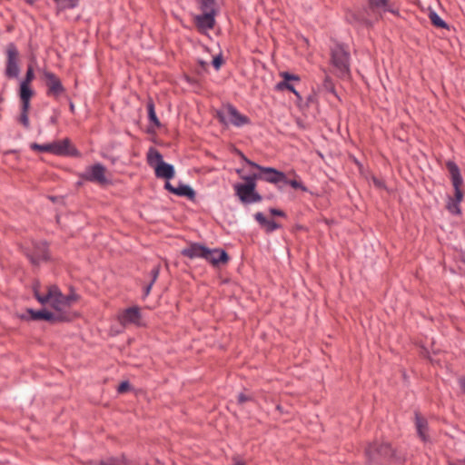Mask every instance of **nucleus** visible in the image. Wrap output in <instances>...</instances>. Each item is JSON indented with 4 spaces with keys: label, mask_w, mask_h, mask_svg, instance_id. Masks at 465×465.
Masks as SVG:
<instances>
[{
    "label": "nucleus",
    "mask_w": 465,
    "mask_h": 465,
    "mask_svg": "<svg viewBox=\"0 0 465 465\" xmlns=\"http://www.w3.org/2000/svg\"><path fill=\"white\" fill-rule=\"evenodd\" d=\"M130 384L127 381L122 382L118 387V391L124 393L129 390Z\"/></svg>",
    "instance_id": "nucleus-38"
},
{
    "label": "nucleus",
    "mask_w": 465,
    "mask_h": 465,
    "mask_svg": "<svg viewBox=\"0 0 465 465\" xmlns=\"http://www.w3.org/2000/svg\"><path fill=\"white\" fill-rule=\"evenodd\" d=\"M141 321L140 309L138 307H130L124 310L119 315V322L123 326L128 324L139 325Z\"/></svg>",
    "instance_id": "nucleus-10"
},
{
    "label": "nucleus",
    "mask_w": 465,
    "mask_h": 465,
    "mask_svg": "<svg viewBox=\"0 0 465 465\" xmlns=\"http://www.w3.org/2000/svg\"><path fill=\"white\" fill-rule=\"evenodd\" d=\"M152 273H153V282L156 280V278L158 277L159 268L158 267L153 268L152 271Z\"/></svg>",
    "instance_id": "nucleus-42"
},
{
    "label": "nucleus",
    "mask_w": 465,
    "mask_h": 465,
    "mask_svg": "<svg viewBox=\"0 0 465 465\" xmlns=\"http://www.w3.org/2000/svg\"><path fill=\"white\" fill-rule=\"evenodd\" d=\"M50 147H51V143H45V144H39L36 143H33L30 144V148L33 151H37V152H41V153H50V149H51Z\"/></svg>",
    "instance_id": "nucleus-31"
},
{
    "label": "nucleus",
    "mask_w": 465,
    "mask_h": 465,
    "mask_svg": "<svg viewBox=\"0 0 465 465\" xmlns=\"http://www.w3.org/2000/svg\"><path fill=\"white\" fill-rule=\"evenodd\" d=\"M376 454L382 457H391L393 455V451L389 443H381L380 445L374 444L370 446L367 450V455L370 459L375 460Z\"/></svg>",
    "instance_id": "nucleus-13"
},
{
    "label": "nucleus",
    "mask_w": 465,
    "mask_h": 465,
    "mask_svg": "<svg viewBox=\"0 0 465 465\" xmlns=\"http://www.w3.org/2000/svg\"><path fill=\"white\" fill-rule=\"evenodd\" d=\"M34 78H35L34 69L31 65H28L25 77L22 82L31 84Z\"/></svg>",
    "instance_id": "nucleus-33"
},
{
    "label": "nucleus",
    "mask_w": 465,
    "mask_h": 465,
    "mask_svg": "<svg viewBox=\"0 0 465 465\" xmlns=\"http://www.w3.org/2000/svg\"><path fill=\"white\" fill-rule=\"evenodd\" d=\"M147 161L149 165L153 169H155L156 164H160L161 162H163L161 153L153 148L149 150L147 153Z\"/></svg>",
    "instance_id": "nucleus-24"
},
{
    "label": "nucleus",
    "mask_w": 465,
    "mask_h": 465,
    "mask_svg": "<svg viewBox=\"0 0 465 465\" xmlns=\"http://www.w3.org/2000/svg\"><path fill=\"white\" fill-rule=\"evenodd\" d=\"M271 213L273 215H279V216L283 215V213L282 211H280V210H277V209H271Z\"/></svg>",
    "instance_id": "nucleus-44"
},
{
    "label": "nucleus",
    "mask_w": 465,
    "mask_h": 465,
    "mask_svg": "<svg viewBox=\"0 0 465 465\" xmlns=\"http://www.w3.org/2000/svg\"><path fill=\"white\" fill-rule=\"evenodd\" d=\"M31 262L34 264H38L41 261H45L48 258L46 244L42 242L35 246L32 254L29 255Z\"/></svg>",
    "instance_id": "nucleus-18"
},
{
    "label": "nucleus",
    "mask_w": 465,
    "mask_h": 465,
    "mask_svg": "<svg viewBox=\"0 0 465 465\" xmlns=\"http://www.w3.org/2000/svg\"><path fill=\"white\" fill-rule=\"evenodd\" d=\"M30 107H26L25 109L24 105H21V115L19 117V122L25 127L29 128L30 122L28 118V111Z\"/></svg>",
    "instance_id": "nucleus-30"
},
{
    "label": "nucleus",
    "mask_w": 465,
    "mask_h": 465,
    "mask_svg": "<svg viewBox=\"0 0 465 465\" xmlns=\"http://www.w3.org/2000/svg\"><path fill=\"white\" fill-rule=\"evenodd\" d=\"M460 203L453 200L452 198H450L448 203H447V209L454 214H459L460 213V209L459 206Z\"/></svg>",
    "instance_id": "nucleus-32"
},
{
    "label": "nucleus",
    "mask_w": 465,
    "mask_h": 465,
    "mask_svg": "<svg viewBox=\"0 0 465 465\" xmlns=\"http://www.w3.org/2000/svg\"><path fill=\"white\" fill-rule=\"evenodd\" d=\"M279 227V225L272 220H269L266 224L264 225V229L267 232H271L274 230H276Z\"/></svg>",
    "instance_id": "nucleus-34"
},
{
    "label": "nucleus",
    "mask_w": 465,
    "mask_h": 465,
    "mask_svg": "<svg viewBox=\"0 0 465 465\" xmlns=\"http://www.w3.org/2000/svg\"><path fill=\"white\" fill-rule=\"evenodd\" d=\"M449 465H465V457L460 460H457L454 461H450Z\"/></svg>",
    "instance_id": "nucleus-40"
},
{
    "label": "nucleus",
    "mask_w": 465,
    "mask_h": 465,
    "mask_svg": "<svg viewBox=\"0 0 465 465\" xmlns=\"http://www.w3.org/2000/svg\"><path fill=\"white\" fill-rule=\"evenodd\" d=\"M204 260L213 265H218L220 263H225L228 261V255L224 251L207 248Z\"/></svg>",
    "instance_id": "nucleus-14"
},
{
    "label": "nucleus",
    "mask_w": 465,
    "mask_h": 465,
    "mask_svg": "<svg viewBox=\"0 0 465 465\" xmlns=\"http://www.w3.org/2000/svg\"><path fill=\"white\" fill-rule=\"evenodd\" d=\"M46 292L41 293L39 287H34V293L37 301L42 304H49L54 310L60 312L70 307L74 303L77 296L75 294L64 295L59 288L55 285H48L45 287Z\"/></svg>",
    "instance_id": "nucleus-1"
},
{
    "label": "nucleus",
    "mask_w": 465,
    "mask_h": 465,
    "mask_svg": "<svg viewBox=\"0 0 465 465\" xmlns=\"http://www.w3.org/2000/svg\"><path fill=\"white\" fill-rule=\"evenodd\" d=\"M446 167L449 171L450 177L455 191L454 197L452 199L460 203L463 199V193L460 189L461 185L463 184V180L460 175V169L457 164L451 161L446 163Z\"/></svg>",
    "instance_id": "nucleus-9"
},
{
    "label": "nucleus",
    "mask_w": 465,
    "mask_h": 465,
    "mask_svg": "<svg viewBox=\"0 0 465 465\" xmlns=\"http://www.w3.org/2000/svg\"><path fill=\"white\" fill-rule=\"evenodd\" d=\"M57 4L58 10L71 9L77 5L78 0H54Z\"/></svg>",
    "instance_id": "nucleus-27"
},
{
    "label": "nucleus",
    "mask_w": 465,
    "mask_h": 465,
    "mask_svg": "<svg viewBox=\"0 0 465 465\" xmlns=\"http://www.w3.org/2000/svg\"><path fill=\"white\" fill-rule=\"evenodd\" d=\"M255 220L262 226L266 224V223L269 221L262 213H257L255 214Z\"/></svg>",
    "instance_id": "nucleus-36"
},
{
    "label": "nucleus",
    "mask_w": 465,
    "mask_h": 465,
    "mask_svg": "<svg viewBox=\"0 0 465 465\" xmlns=\"http://www.w3.org/2000/svg\"><path fill=\"white\" fill-rule=\"evenodd\" d=\"M243 160L252 167L259 170L261 173L257 174V179L264 180L271 183H277L280 182H287L285 174L272 167H263L252 162L242 156Z\"/></svg>",
    "instance_id": "nucleus-6"
},
{
    "label": "nucleus",
    "mask_w": 465,
    "mask_h": 465,
    "mask_svg": "<svg viewBox=\"0 0 465 465\" xmlns=\"http://www.w3.org/2000/svg\"><path fill=\"white\" fill-rule=\"evenodd\" d=\"M45 78L46 80L49 95L57 97L64 92V87L55 74L50 72H45Z\"/></svg>",
    "instance_id": "nucleus-12"
},
{
    "label": "nucleus",
    "mask_w": 465,
    "mask_h": 465,
    "mask_svg": "<svg viewBox=\"0 0 465 465\" xmlns=\"http://www.w3.org/2000/svg\"><path fill=\"white\" fill-rule=\"evenodd\" d=\"M127 460L124 456L120 457H108L97 461L91 460L89 465H127Z\"/></svg>",
    "instance_id": "nucleus-22"
},
{
    "label": "nucleus",
    "mask_w": 465,
    "mask_h": 465,
    "mask_svg": "<svg viewBox=\"0 0 465 465\" xmlns=\"http://www.w3.org/2000/svg\"><path fill=\"white\" fill-rule=\"evenodd\" d=\"M165 188H166L168 191L172 192L173 193H174V192H175V187H173V186L169 182H167V183H165Z\"/></svg>",
    "instance_id": "nucleus-43"
},
{
    "label": "nucleus",
    "mask_w": 465,
    "mask_h": 465,
    "mask_svg": "<svg viewBox=\"0 0 465 465\" xmlns=\"http://www.w3.org/2000/svg\"><path fill=\"white\" fill-rule=\"evenodd\" d=\"M106 173L107 170L104 165L101 163H96L87 167L84 173L80 176L86 181L93 182L100 185H104L109 182L108 178L106 177Z\"/></svg>",
    "instance_id": "nucleus-8"
},
{
    "label": "nucleus",
    "mask_w": 465,
    "mask_h": 465,
    "mask_svg": "<svg viewBox=\"0 0 465 465\" xmlns=\"http://www.w3.org/2000/svg\"><path fill=\"white\" fill-rule=\"evenodd\" d=\"M223 58L218 55V56H215L213 59V67L216 69V70H219L220 67L222 66L223 64Z\"/></svg>",
    "instance_id": "nucleus-37"
},
{
    "label": "nucleus",
    "mask_w": 465,
    "mask_h": 465,
    "mask_svg": "<svg viewBox=\"0 0 465 465\" xmlns=\"http://www.w3.org/2000/svg\"><path fill=\"white\" fill-rule=\"evenodd\" d=\"M154 172L158 178L171 179L174 176L173 166L165 162H161L160 164H156Z\"/></svg>",
    "instance_id": "nucleus-20"
},
{
    "label": "nucleus",
    "mask_w": 465,
    "mask_h": 465,
    "mask_svg": "<svg viewBox=\"0 0 465 465\" xmlns=\"http://www.w3.org/2000/svg\"><path fill=\"white\" fill-rule=\"evenodd\" d=\"M147 109H148V116H149V119L150 121L155 125V126H159L160 125V122L156 116V114H155V111H154V105L152 102H149L148 104H147Z\"/></svg>",
    "instance_id": "nucleus-29"
},
{
    "label": "nucleus",
    "mask_w": 465,
    "mask_h": 465,
    "mask_svg": "<svg viewBox=\"0 0 465 465\" xmlns=\"http://www.w3.org/2000/svg\"><path fill=\"white\" fill-rule=\"evenodd\" d=\"M459 384H460V389L463 391V393H465V378L464 377H461L459 379Z\"/></svg>",
    "instance_id": "nucleus-41"
},
{
    "label": "nucleus",
    "mask_w": 465,
    "mask_h": 465,
    "mask_svg": "<svg viewBox=\"0 0 465 465\" xmlns=\"http://www.w3.org/2000/svg\"><path fill=\"white\" fill-rule=\"evenodd\" d=\"M5 74L7 78H16L20 73V55L14 44H8L5 48Z\"/></svg>",
    "instance_id": "nucleus-5"
},
{
    "label": "nucleus",
    "mask_w": 465,
    "mask_h": 465,
    "mask_svg": "<svg viewBox=\"0 0 465 465\" xmlns=\"http://www.w3.org/2000/svg\"><path fill=\"white\" fill-rule=\"evenodd\" d=\"M463 261L465 262V254H464V256H463Z\"/></svg>",
    "instance_id": "nucleus-49"
},
{
    "label": "nucleus",
    "mask_w": 465,
    "mask_h": 465,
    "mask_svg": "<svg viewBox=\"0 0 465 465\" xmlns=\"http://www.w3.org/2000/svg\"><path fill=\"white\" fill-rule=\"evenodd\" d=\"M415 424H416L417 433H418L419 437L423 441L428 440L429 437L427 434V430H428L427 420L423 417H421L419 413H416Z\"/></svg>",
    "instance_id": "nucleus-21"
},
{
    "label": "nucleus",
    "mask_w": 465,
    "mask_h": 465,
    "mask_svg": "<svg viewBox=\"0 0 465 465\" xmlns=\"http://www.w3.org/2000/svg\"><path fill=\"white\" fill-rule=\"evenodd\" d=\"M285 183L290 184L294 189H302L305 191V187L302 186V183L296 181V180H288L287 182H284Z\"/></svg>",
    "instance_id": "nucleus-35"
},
{
    "label": "nucleus",
    "mask_w": 465,
    "mask_h": 465,
    "mask_svg": "<svg viewBox=\"0 0 465 465\" xmlns=\"http://www.w3.org/2000/svg\"><path fill=\"white\" fill-rule=\"evenodd\" d=\"M430 19L433 25L440 28H446V23L435 12L430 13Z\"/></svg>",
    "instance_id": "nucleus-28"
},
{
    "label": "nucleus",
    "mask_w": 465,
    "mask_h": 465,
    "mask_svg": "<svg viewBox=\"0 0 465 465\" xmlns=\"http://www.w3.org/2000/svg\"><path fill=\"white\" fill-rule=\"evenodd\" d=\"M280 75L281 77H282L283 80L276 84L275 89L277 91H283L287 89L293 93L298 98H301L299 93L295 90L294 86L290 83L291 81L299 82L300 77L298 75L292 74L287 72H282Z\"/></svg>",
    "instance_id": "nucleus-11"
},
{
    "label": "nucleus",
    "mask_w": 465,
    "mask_h": 465,
    "mask_svg": "<svg viewBox=\"0 0 465 465\" xmlns=\"http://www.w3.org/2000/svg\"><path fill=\"white\" fill-rule=\"evenodd\" d=\"M70 109H71V111H72V112H74V104H70Z\"/></svg>",
    "instance_id": "nucleus-48"
},
{
    "label": "nucleus",
    "mask_w": 465,
    "mask_h": 465,
    "mask_svg": "<svg viewBox=\"0 0 465 465\" xmlns=\"http://www.w3.org/2000/svg\"><path fill=\"white\" fill-rule=\"evenodd\" d=\"M153 282L147 286L145 290V293L148 294L150 292L151 287H152Z\"/></svg>",
    "instance_id": "nucleus-45"
},
{
    "label": "nucleus",
    "mask_w": 465,
    "mask_h": 465,
    "mask_svg": "<svg viewBox=\"0 0 465 465\" xmlns=\"http://www.w3.org/2000/svg\"><path fill=\"white\" fill-rule=\"evenodd\" d=\"M367 12L376 19L382 18L386 12L395 15H399L398 7L388 0H369Z\"/></svg>",
    "instance_id": "nucleus-7"
},
{
    "label": "nucleus",
    "mask_w": 465,
    "mask_h": 465,
    "mask_svg": "<svg viewBox=\"0 0 465 465\" xmlns=\"http://www.w3.org/2000/svg\"><path fill=\"white\" fill-rule=\"evenodd\" d=\"M331 64L339 76L346 77L349 75V53L343 46L336 45L331 49Z\"/></svg>",
    "instance_id": "nucleus-3"
},
{
    "label": "nucleus",
    "mask_w": 465,
    "mask_h": 465,
    "mask_svg": "<svg viewBox=\"0 0 465 465\" xmlns=\"http://www.w3.org/2000/svg\"><path fill=\"white\" fill-rule=\"evenodd\" d=\"M27 312L33 320L53 321L54 319V313L45 309L39 311L29 309Z\"/></svg>",
    "instance_id": "nucleus-23"
},
{
    "label": "nucleus",
    "mask_w": 465,
    "mask_h": 465,
    "mask_svg": "<svg viewBox=\"0 0 465 465\" xmlns=\"http://www.w3.org/2000/svg\"><path fill=\"white\" fill-rule=\"evenodd\" d=\"M217 118L223 124H232L241 127L249 123L248 117L240 114L233 106L228 105L217 112Z\"/></svg>",
    "instance_id": "nucleus-4"
},
{
    "label": "nucleus",
    "mask_w": 465,
    "mask_h": 465,
    "mask_svg": "<svg viewBox=\"0 0 465 465\" xmlns=\"http://www.w3.org/2000/svg\"><path fill=\"white\" fill-rule=\"evenodd\" d=\"M242 179L246 183H238L234 186L237 196L245 203L260 202L262 197L255 192L257 174L242 176Z\"/></svg>",
    "instance_id": "nucleus-2"
},
{
    "label": "nucleus",
    "mask_w": 465,
    "mask_h": 465,
    "mask_svg": "<svg viewBox=\"0 0 465 465\" xmlns=\"http://www.w3.org/2000/svg\"><path fill=\"white\" fill-rule=\"evenodd\" d=\"M200 64H201V65H202V67H203V68H204V67L206 66V64H207L205 62H203V61H202V62H200Z\"/></svg>",
    "instance_id": "nucleus-47"
},
{
    "label": "nucleus",
    "mask_w": 465,
    "mask_h": 465,
    "mask_svg": "<svg viewBox=\"0 0 465 465\" xmlns=\"http://www.w3.org/2000/svg\"><path fill=\"white\" fill-rule=\"evenodd\" d=\"M30 85V84L23 82L20 83L19 97L22 103L21 105H24L25 109H26V107H30V99L34 95V91Z\"/></svg>",
    "instance_id": "nucleus-19"
},
{
    "label": "nucleus",
    "mask_w": 465,
    "mask_h": 465,
    "mask_svg": "<svg viewBox=\"0 0 465 465\" xmlns=\"http://www.w3.org/2000/svg\"><path fill=\"white\" fill-rule=\"evenodd\" d=\"M250 400H251V398L246 396L243 393H241V394L238 395V401H239V403H243V402H245L247 401H250Z\"/></svg>",
    "instance_id": "nucleus-39"
},
{
    "label": "nucleus",
    "mask_w": 465,
    "mask_h": 465,
    "mask_svg": "<svg viewBox=\"0 0 465 465\" xmlns=\"http://www.w3.org/2000/svg\"><path fill=\"white\" fill-rule=\"evenodd\" d=\"M50 148V153L55 155H69L73 153L71 152V144L68 139L53 142L51 143Z\"/></svg>",
    "instance_id": "nucleus-16"
},
{
    "label": "nucleus",
    "mask_w": 465,
    "mask_h": 465,
    "mask_svg": "<svg viewBox=\"0 0 465 465\" xmlns=\"http://www.w3.org/2000/svg\"><path fill=\"white\" fill-rule=\"evenodd\" d=\"M174 194L179 196H186L189 199H193L194 197V191L188 185H180L175 188Z\"/></svg>",
    "instance_id": "nucleus-26"
},
{
    "label": "nucleus",
    "mask_w": 465,
    "mask_h": 465,
    "mask_svg": "<svg viewBox=\"0 0 465 465\" xmlns=\"http://www.w3.org/2000/svg\"><path fill=\"white\" fill-rule=\"evenodd\" d=\"M233 465H245L242 461H236Z\"/></svg>",
    "instance_id": "nucleus-46"
},
{
    "label": "nucleus",
    "mask_w": 465,
    "mask_h": 465,
    "mask_svg": "<svg viewBox=\"0 0 465 465\" xmlns=\"http://www.w3.org/2000/svg\"><path fill=\"white\" fill-rule=\"evenodd\" d=\"M198 4L203 13L216 14L214 0H198Z\"/></svg>",
    "instance_id": "nucleus-25"
},
{
    "label": "nucleus",
    "mask_w": 465,
    "mask_h": 465,
    "mask_svg": "<svg viewBox=\"0 0 465 465\" xmlns=\"http://www.w3.org/2000/svg\"><path fill=\"white\" fill-rule=\"evenodd\" d=\"M207 248L198 243H192L188 247L182 250V254L190 259L205 258Z\"/></svg>",
    "instance_id": "nucleus-15"
},
{
    "label": "nucleus",
    "mask_w": 465,
    "mask_h": 465,
    "mask_svg": "<svg viewBox=\"0 0 465 465\" xmlns=\"http://www.w3.org/2000/svg\"><path fill=\"white\" fill-rule=\"evenodd\" d=\"M215 14L203 13L194 16V21L200 30L212 29L214 25Z\"/></svg>",
    "instance_id": "nucleus-17"
}]
</instances>
